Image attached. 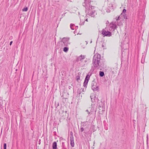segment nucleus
<instances>
[{
    "label": "nucleus",
    "mask_w": 149,
    "mask_h": 149,
    "mask_svg": "<svg viewBox=\"0 0 149 149\" xmlns=\"http://www.w3.org/2000/svg\"><path fill=\"white\" fill-rule=\"evenodd\" d=\"M71 86H69V89H70V88H71Z\"/></svg>",
    "instance_id": "43"
},
{
    "label": "nucleus",
    "mask_w": 149,
    "mask_h": 149,
    "mask_svg": "<svg viewBox=\"0 0 149 149\" xmlns=\"http://www.w3.org/2000/svg\"><path fill=\"white\" fill-rule=\"evenodd\" d=\"M59 105V104L58 103L57 104H56V102L55 103V106L56 107V109H55V110H56V108H57V107Z\"/></svg>",
    "instance_id": "28"
},
{
    "label": "nucleus",
    "mask_w": 149,
    "mask_h": 149,
    "mask_svg": "<svg viewBox=\"0 0 149 149\" xmlns=\"http://www.w3.org/2000/svg\"><path fill=\"white\" fill-rule=\"evenodd\" d=\"M3 107L2 104L1 102L0 101V110L3 108Z\"/></svg>",
    "instance_id": "27"
},
{
    "label": "nucleus",
    "mask_w": 149,
    "mask_h": 149,
    "mask_svg": "<svg viewBox=\"0 0 149 149\" xmlns=\"http://www.w3.org/2000/svg\"><path fill=\"white\" fill-rule=\"evenodd\" d=\"M91 73H90V74H88L86 75V77L85 78L84 80V83L83 86L85 87H86L87 85L90 76H91Z\"/></svg>",
    "instance_id": "6"
},
{
    "label": "nucleus",
    "mask_w": 149,
    "mask_h": 149,
    "mask_svg": "<svg viewBox=\"0 0 149 149\" xmlns=\"http://www.w3.org/2000/svg\"><path fill=\"white\" fill-rule=\"evenodd\" d=\"M3 146H4V149H6V143H4Z\"/></svg>",
    "instance_id": "29"
},
{
    "label": "nucleus",
    "mask_w": 149,
    "mask_h": 149,
    "mask_svg": "<svg viewBox=\"0 0 149 149\" xmlns=\"http://www.w3.org/2000/svg\"><path fill=\"white\" fill-rule=\"evenodd\" d=\"M121 52H122V56L123 57L124 56H125V52L123 50H121Z\"/></svg>",
    "instance_id": "18"
},
{
    "label": "nucleus",
    "mask_w": 149,
    "mask_h": 149,
    "mask_svg": "<svg viewBox=\"0 0 149 149\" xmlns=\"http://www.w3.org/2000/svg\"><path fill=\"white\" fill-rule=\"evenodd\" d=\"M116 19L117 22H111L109 25V28H116V24L119 26L122 25L123 21V19L121 18L120 15L118 17H116Z\"/></svg>",
    "instance_id": "2"
},
{
    "label": "nucleus",
    "mask_w": 149,
    "mask_h": 149,
    "mask_svg": "<svg viewBox=\"0 0 149 149\" xmlns=\"http://www.w3.org/2000/svg\"><path fill=\"white\" fill-rule=\"evenodd\" d=\"M93 8H91V10H89V11H88V10L87 9L86 10V12L88 13V15H89L90 16H91V17H94L96 15H97V13H95V11L93 10Z\"/></svg>",
    "instance_id": "3"
},
{
    "label": "nucleus",
    "mask_w": 149,
    "mask_h": 149,
    "mask_svg": "<svg viewBox=\"0 0 149 149\" xmlns=\"http://www.w3.org/2000/svg\"><path fill=\"white\" fill-rule=\"evenodd\" d=\"M101 103L102 104V102H101Z\"/></svg>",
    "instance_id": "49"
},
{
    "label": "nucleus",
    "mask_w": 149,
    "mask_h": 149,
    "mask_svg": "<svg viewBox=\"0 0 149 149\" xmlns=\"http://www.w3.org/2000/svg\"><path fill=\"white\" fill-rule=\"evenodd\" d=\"M67 111H65V113H66L67 112Z\"/></svg>",
    "instance_id": "50"
},
{
    "label": "nucleus",
    "mask_w": 149,
    "mask_h": 149,
    "mask_svg": "<svg viewBox=\"0 0 149 149\" xmlns=\"http://www.w3.org/2000/svg\"><path fill=\"white\" fill-rule=\"evenodd\" d=\"M53 149H57V144L56 142H54L52 144V146Z\"/></svg>",
    "instance_id": "11"
},
{
    "label": "nucleus",
    "mask_w": 149,
    "mask_h": 149,
    "mask_svg": "<svg viewBox=\"0 0 149 149\" xmlns=\"http://www.w3.org/2000/svg\"><path fill=\"white\" fill-rule=\"evenodd\" d=\"M87 1V4H88V8H86V9H87L88 10V11H89V10H91V8H92L93 7V8H94L95 7L94 6H91V0H86Z\"/></svg>",
    "instance_id": "8"
},
{
    "label": "nucleus",
    "mask_w": 149,
    "mask_h": 149,
    "mask_svg": "<svg viewBox=\"0 0 149 149\" xmlns=\"http://www.w3.org/2000/svg\"><path fill=\"white\" fill-rule=\"evenodd\" d=\"M149 45V40L148 38L147 39V45H146V48H147Z\"/></svg>",
    "instance_id": "23"
},
{
    "label": "nucleus",
    "mask_w": 149,
    "mask_h": 149,
    "mask_svg": "<svg viewBox=\"0 0 149 149\" xmlns=\"http://www.w3.org/2000/svg\"><path fill=\"white\" fill-rule=\"evenodd\" d=\"M85 126V125H84V123H82L81 124V127H84Z\"/></svg>",
    "instance_id": "31"
},
{
    "label": "nucleus",
    "mask_w": 149,
    "mask_h": 149,
    "mask_svg": "<svg viewBox=\"0 0 149 149\" xmlns=\"http://www.w3.org/2000/svg\"><path fill=\"white\" fill-rule=\"evenodd\" d=\"M56 25L57 26L56 27H58V25L57 24H56Z\"/></svg>",
    "instance_id": "41"
},
{
    "label": "nucleus",
    "mask_w": 149,
    "mask_h": 149,
    "mask_svg": "<svg viewBox=\"0 0 149 149\" xmlns=\"http://www.w3.org/2000/svg\"><path fill=\"white\" fill-rule=\"evenodd\" d=\"M74 34L77 33V35L79 34L81 35V33H79V31H78L77 29H76L75 30V31H74Z\"/></svg>",
    "instance_id": "16"
},
{
    "label": "nucleus",
    "mask_w": 149,
    "mask_h": 149,
    "mask_svg": "<svg viewBox=\"0 0 149 149\" xmlns=\"http://www.w3.org/2000/svg\"><path fill=\"white\" fill-rule=\"evenodd\" d=\"M102 34L104 36V37H110L112 35L111 33L110 32L106 31L104 29H102Z\"/></svg>",
    "instance_id": "7"
},
{
    "label": "nucleus",
    "mask_w": 149,
    "mask_h": 149,
    "mask_svg": "<svg viewBox=\"0 0 149 149\" xmlns=\"http://www.w3.org/2000/svg\"><path fill=\"white\" fill-rule=\"evenodd\" d=\"M102 47H104V45H102Z\"/></svg>",
    "instance_id": "46"
},
{
    "label": "nucleus",
    "mask_w": 149,
    "mask_h": 149,
    "mask_svg": "<svg viewBox=\"0 0 149 149\" xmlns=\"http://www.w3.org/2000/svg\"><path fill=\"white\" fill-rule=\"evenodd\" d=\"M70 144L72 147H74V137L72 135L70 136Z\"/></svg>",
    "instance_id": "9"
},
{
    "label": "nucleus",
    "mask_w": 149,
    "mask_h": 149,
    "mask_svg": "<svg viewBox=\"0 0 149 149\" xmlns=\"http://www.w3.org/2000/svg\"><path fill=\"white\" fill-rule=\"evenodd\" d=\"M75 26V25L74 24H71L70 25V28H72V27H73Z\"/></svg>",
    "instance_id": "26"
},
{
    "label": "nucleus",
    "mask_w": 149,
    "mask_h": 149,
    "mask_svg": "<svg viewBox=\"0 0 149 149\" xmlns=\"http://www.w3.org/2000/svg\"><path fill=\"white\" fill-rule=\"evenodd\" d=\"M91 88L94 91H99V87L97 85L96 82L94 81H93L91 83Z\"/></svg>",
    "instance_id": "4"
},
{
    "label": "nucleus",
    "mask_w": 149,
    "mask_h": 149,
    "mask_svg": "<svg viewBox=\"0 0 149 149\" xmlns=\"http://www.w3.org/2000/svg\"><path fill=\"white\" fill-rule=\"evenodd\" d=\"M126 12V9H123V10L122 13L120 15V16H121V17H122L123 14H124V13H125Z\"/></svg>",
    "instance_id": "19"
},
{
    "label": "nucleus",
    "mask_w": 149,
    "mask_h": 149,
    "mask_svg": "<svg viewBox=\"0 0 149 149\" xmlns=\"http://www.w3.org/2000/svg\"><path fill=\"white\" fill-rule=\"evenodd\" d=\"M109 22L108 21H107V22H106V24L107 25V26H108V25L109 24Z\"/></svg>",
    "instance_id": "33"
},
{
    "label": "nucleus",
    "mask_w": 149,
    "mask_h": 149,
    "mask_svg": "<svg viewBox=\"0 0 149 149\" xmlns=\"http://www.w3.org/2000/svg\"><path fill=\"white\" fill-rule=\"evenodd\" d=\"M86 21H88V19H87L86 20Z\"/></svg>",
    "instance_id": "42"
},
{
    "label": "nucleus",
    "mask_w": 149,
    "mask_h": 149,
    "mask_svg": "<svg viewBox=\"0 0 149 149\" xmlns=\"http://www.w3.org/2000/svg\"><path fill=\"white\" fill-rule=\"evenodd\" d=\"M123 17L125 19H127V17L126 16V15L125 14V13H124V14H123Z\"/></svg>",
    "instance_id": "21"
},
{
    "label": "nucleus",
    "mask_w": 149,
    "mask_h": 149,
    "mask_svg": "<svg viewBox=\"0 0 149 149\" xmlns=\"http://www.w3.org/2000/svg\"><path fill=\"white\" fill-rule=\"evenodd\" d=\"M79 58L80 61L82 62L83 60L85 58L86 56L81 55L80 56H79Z\"/></svg>",
    "instance_id": "12"
},
{
    "label": "nucleus",
    "mask_w": 149,
    "mask_h": 149,
    "mask_svg": "<svg viewBox=\"0 0 149 149\" xmlns=\"http://www.w3.org/2000/svg\"><path fill=\"white\" fill-rule=\"evenodd\" d=\"M83 6H86V8H88V4H87V1L86 0H85L84 3H83Z\"/></svg>",
    "instance_id": "13"
},
{
    "label": "nucleus",
    "mask_w": 149,
    "mask_h": 149,
    "mask_svg": "<svg viewBox=\"0 0 149 149\" xmlns=\"http://www.w3.org/2000/svg\"><path fill=\"white\" fill-rule=\"evenodd\" d=\"M90 113V112H89L88 113V114H89V113Z\"/></svg>",
    "instance_id": "48"
},
{
    "label": "nucleus",
    "mask_w": 149,
    "mask_h": 149,
    "mask_svg": "<svg viewBox=\"0 0 149 149\" xmlns=\"http://www.w3.org/2000/svg\"><path fill=\"white\" fill-rule=\"evenodd\" d=\"M90 97L91 98V101L92 102H93V101L92 100V96H90Z\"/></svg>",
    "instance_id": "37"
},
{
    "label": "nucleus",
    "mask_w": 149,
    "mask_h": 149,
    "mask_svg": "<svg viewBox=\"0 0 149 149\" xmlns=\"http://www.w3.org/2000/svg\"><path fill=\"white\" fill-rule=\"evenodd\" d=\"M84 88H81L80 89H78L77 91V93L79 94L81 93V91H84Z\"/></svg>",
    "instance_id": "15"
},
{
    "label": "nucleus",
    "mask_w": 149,
    "mask_h": 149,
    "mask_svg": "<svg viewBox=\"0 0 149 149\" xmlns=\"http://www.w3.org/2000/svg\"><path fill=\"white\" fill-rule=\"evenodd\" d=\"M61 140H63L64 141L62 142V149H67V147L65 144V142H66V141L64 139H62Z\"/></svg>",
    "instance_id": "10"
},
{
    "label": "nucleus",
    "mask_w": 149,
    "mask_h": 149,
    "mask_svg": "<svg viewBox=\"0 0 149 149\" xmlns=\"http://www.w3.org/2000/svg\"><path fill=\"white\" fill-rule=\"evenodd\" d=\"M86 111H88V110H86Z\"/></svg>",
    "instance_id": "45"
},
{
    "label": "nucleus",
    "mask_w": 149,
    "mask_h": 149,
    "mask_svg": "<svg viewBox=\"0 0 149 149\" xmlns=\"http://www.w3.org/2000/svg\"><path fill=\"white\" fill-rule=\"evenodd\" d=\"M72 30H74V29H73V28H72V29H71Z\"/></svg>",
    "instance_id": "44"
},
{
    "label": "nucleus",
    "mask_w": 149,
    "mask_h": 149,
    "mask_svg": "<svg viewBox=\"0 0 149 149\" xmlns=\"http://www.w3.org/2000/svg\"><path fill=\"white\" fill-rule=\"evenodd\" d=\"M75 27L77 28H78L79 26H75Z\"/></svg>",
    "instance_id": "39"
},
{
    "label": "nucleus",
    "mask_w": 149,
    "mask_h": 149,
    "mask_svg": "<svg viewBox=\"0 0 149 149\" xmlns=\"http://www.w3.org/2000/svg\"><path fill=\"white\" fill-rule=\"evenodd\" d=\"M80 61L79 58V56L77 57L76 58V61L77 62H78L79 61Z\"/></svg>",
    "instance_id": "30"
},
{
    "label": "nucleus",
    "mask_w": 149,
    "mask_h": 149,
    "mask_svg": "<svg viewBox=\"0 0 149 149\" xmlns=\"http://www.w3.org/2000/svg\"><path fill=\"white\" fill-rule=\"evenodd\" d=\"M99 107H101L102 106H101V105H101V104H99Z\"/></svg>",
    "instance_id": "38"
},
{
    "label": "nucleus",
    "mask_w": 149,
    "mask_h": 149,
    "mask_svg": "<svg viewBox=\"0 0 149 149\" xmlns=\"http://www.w3.org/2000/svg\"><path fill=\"white\" fill-rule=\"evenodd\" d=\"M145 61V58H143V57H142L141 60V63H143Z\"/></svg>",
    "instance_id": "24"
},
{
    "label": "nucleus",
    "mask_w": 149,
    "mask_h": 149,
    "mask_svg": "<svg viewBox=\"0 0 149 149\" xmlns=\"http://www.w3.org/2000/svg\"><path fill=\"white\" fill-rule=\"evenodd\" d=\"M84 131V129L83 127H81L80 130H79V131L81 132H82Z\"/></svg>",
    "instance_id": "22"
},
{
    "label": "nucleus",
    "mask_w": 149,
    "mask_h": 149,
    "mask_svg": "<svg viewBox=\"0 0 149 149\" xmlns=\"http://www.w3.org/2000/svg\"><path fill=\"white\" fill-rule=\"evenodd\" d=\"M139 32H140V30L139 29Z\"/></svg>",
    "instance_id": "47"
},
{
    "label": "nucleus",
    "mask_w": 149,
    "mask_h": 149,
    "mask_svg": "<svg viewBox=\"0 0 149 149\" xmlns=\"http://www.w3.org/2000/svg\"><path fill=\"white\" fill-rule=\"evenodd\" d=\"M70 38L64 37L62 39L61 41L63 42L65 46H67L70 44L69 42Z\"/></svg>",
    "instance_id": "5"
},
{
    "label": "nucleus",
    "mask_w": 149,
    "mask_h": 149,
    "mask_svg": "<svg viewBox=\"0 0 149 149\" xmlns=\"http://www.w3.org/2000/svg\"><path fill=\"white\" fill-rule=\"evenodd\" d=\"M101 60L100 54H98L95 55L93 59V64L94 67L97 69L103 68L104 63Z\"/></svg>",
    "instance_id": "1"
},
{
    "label": "nucleus",
    "mask_w": 149,
    "mask_h": 149,
    "mask_svg": "<svg viewBox=\"0 0 149 149\" xmlns=\"http://www.w3.org/2000/svg\"><path fill=\"white\" fill-rule=\"evenodd\" d=\"M13 38V36H10L9 38V39L10 40H11Z\"/></svg>",
    "instance_id": "34"
},
{
    "label": "nucleus",
    "mask_w": 149,
    "mask_h": 149,
    "mask_svg": "<svg viewBox=\"0 0 149 149\" xmlns=\"http://www.w3.org/2000/svg\"><path fill=\"white\" fill-rule=\"evenodd\" d=\"M80 94H79V93H77V97H79H79H80Z\"/></svg>",
    "instance_id": "32"
},
{
    "label": "nucleus",
    "mask_w": 149,
    "mask_h": 149,
    "mask_svg": "<svg viewBox=\"0 0 149 149\" xmlns=\"http://www.w3.org/2000/svg\"><path fill=\"white\" fill-rule=\"evenodd\" d=\"M68 50V48L67 47H65L63 49V51L65 52H67Z\"/></svg>",
    "instance_id": "17"
},
{
    "label": "nucleus",
    "mask_w": 149,
    "mask_h": 149,
    "mask_svg": "<svg viewBox=\"0 0 149 149\" xmlns=\"http://www.w3.org/2000/svg\"><path fill=\"white\" fill-rule=\"evenodd\" d=\"M107 12H110V10H109L108 11V10H107Z\"/></svg>",
    "instance_id": "40"
},
{
    "label": "nucleus",
    "mask_w": 149,
    "mask_h": 149,
    "mask_svg": "<svg viewBox=\"0 0 149 149\" xmlns=\"http://www.w3.org/2000/svg\"><path fill=\"white\" fill-rule=\"evenodd\" d=\"M99 75L101 77H103L104 75V72L100 71L99 72Z\"/></svg>",
    "instance_id": "14"
},
{
    "label": "nucleus",
    "mask_w": 149,
    "mask_h": 149,
    "mask_svg": "<svg viewBox=\"0 0 149 149\" xmlns=\"http://www.w3.org/2000/svg\"><path fill=\"white\" fill-rule=\"evenodd\" d=\"M13 42L12 41H11V42H10V45H11L12 43H13Z\"/></svg>",
    "instance_id": "36"
},
{
    "label": "nucleus",
    "mask_w": 149,
    "mask_h": 149,
    "mask_svg": "<svg viewBox=\"0 0 149 149\" xmlns=\"http://www.w3.org/2000/svg\"><path fill=\"white\" fill-rule=\"evenodd\" d=\"M76 80L79 82V81L80 80V77L78 76H77L76 77Z\"/></svg>",
    "instance_id": "25"
},
{
    "label": "nucleus",
    "mask_w": 149,
    "mask_h": 149,
    "mask_svg": "<svg viewBox=\"0 0 149 149\" xmlns=\"http://www.w3.org/2000/svg\"><path fill=\"white\" fill-rule=\"evenodd\" d=\"M28 10V8L27 7L24 8L22 9V10L23 11H26Z\"/></svg>",
    "instance_id": "20"
},
{
    "label": "nucleus",
    "mask_w": 149,
    "mask_h": 149,
    "mask_svg": "<svg viewBox=\"0 0 149 149\" xmlns=\"http://www.w3.org/2000/svg\"><path fill=\"white\" fill-rule=\"evenodd\" d=\"M84 22H82V23H81V24H79V25H83V24H84Z\"/></svg>",
    "instance_id": "35"
}]
</instances>
